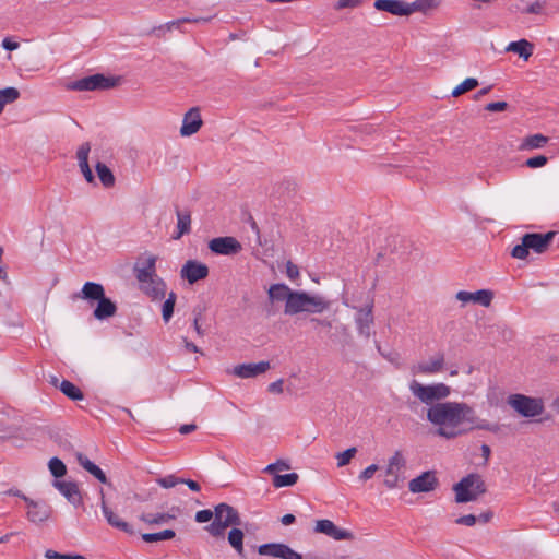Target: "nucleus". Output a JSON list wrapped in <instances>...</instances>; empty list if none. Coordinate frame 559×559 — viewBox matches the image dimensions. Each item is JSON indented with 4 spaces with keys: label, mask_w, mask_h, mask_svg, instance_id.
Returning <instances> with one entry per match:
<instances>
[{
    "label": "nucleus",
    "mask_w": 559,
    "mask_h": 559,
    "mask_svg": "<svg viewBox=\"0 0 559 559\" xmlns=\"http://www.w3.org/2000/svg\"><path fill=\"white\" fill-rule=\"evenodd\" d=\"M460 402H439L427 409V420L437 427L436 433L448 440L466 435L460 426Z\"/></svg>",
    "instance_id": "1"
},
{
    "label": "nucleus",
    "mask_w": 559,
    "mask_h": 559,
    "mask_svg": "<svg viewBox=\"0 0 559 559\" xmlns=\"http://www.w3.org/2000/svg\"><path fill=\"white\" fill-rule=\"evenodd\" d=\"M71 298L85 300L90 306L96 304L93 311L96 320L104 321L117 313V305L106 296L105 288L100 283L85 282L81 290L74 293Z\"/></svg>",
    "instance_id": "2"
},
{
    "label": "nucleus",
    "mask_w": 559,
    "mask_h": 559,
    "mask_svg": "<svg viewBox=\"0 0 559 559\" xmlns=\"http://www.w3.org/2000/svg\"><path fill=\"white\" fill-rule=\"evenodd\" d=\"M157 257L148 255L144 266L134 265L135 278L141 284V289L152 299H163L166 294V283L156 274Z\"/></svg>",
    "instance_id": "3"
},
{
    "label": "nucleus",
    "mask_w": 559,
    "mask_h": 559,
    "mask_svg": "<svg viewBox=\"0 0 559 559\" xmlns=\"http://www.w3.org/2000/svg\"><path fill=\"white\" fill-rule=\"evenodd\" d=\"M330 307V301L322 296L310 295L304 290H293L287 304H285L284 313L295 316L300 312L321 313Z\"/></svg>",
    "instance_id": "4"
},
{
    "label": "nucleus",
    "mask_w": 559,
    "mask_h": 559,
    "mask_svg": "<svg viewBox=\"0 0 559 559\" xmlns=\"http://www.w3.org/2000/svg\"><path fill=\"white\" fill-rule=\"evenodd\" d=\"M556 234V231L527 233L522 236L521 243L513 247L511 255L515 259H526L530 249L536 253H543L548 249Z\"/></svg>",
    "instance_id": "5"
},
{
    "label": "nucleus",
    "mask_w": 559,
    "mask_h": 559,
    "mask_svg": "<svg viewBox=\"0 0 559 559\" xmlns=\"http://www.w3.org/2000/svg\"><path fill=\"white\" fill-rule=\"evenodd\" d=\"M231 525H241L240 514L233 506L222 502L215 506V518L205 526V531L214 537H219Z\"/></svg>",
    "instance_id": "6"
},
{
    "label": "nucleus",
    "mask_w": 559,
    "mask_h": 559,
    "mask_svg": "<svg viewBox=\"0 0 559 559\" xmlns=\"http://www.w3.org/2000/svg\"><path fill=\"white\" fill-rule=\"evenodd\" d=\"M455 491V501L466 503L475 501L478 496L487 491V487L481 476L476 473L468 474L453 486Z\"/></svg>",
    "instance_id": "7"
},
{
    "label": "nucleus",
    "mask_w": 559,
    "mask_h": 559,
    "mask_svg": "<svg viewBox=\"0 0 559 559\" xmlns=\"http://www.w3.org/2000/svg\"><path fill=\"white\" fill-rule=\"evenodd\" d=\"M409 390L421 403L433 405L447 399L451 394V389L444 383L421 384L417 380L409 383Z\"/></svg>",
    "instance_id": "8"
},
{
    "label": "nucleus",
    "mask_w": 559,
    "mask_h": 559,
    "mask_svg": "<svg viewBox=\"0 0 559 559\" xmlns=\"http://www.w3.org/2000/svg\"><path fill=\"white\" fill-rule=\"evenodd\" d=\"M508 404L523 417H535L543 414L545 406L539 397H532L524 394H511Z\"/></svg>",
    "instance_id": "9"
},
{
    "label": "nucleus",
    "mask_w": 559,
    "mask_h": 559,
    "mask_svg": "<svg viewBox=\"0 0 559 559\" xmlns=\"http://www.w3.org/2000/svg\"><path fill=\"white\" fill-rule=\"evenodd\" d=\"M119 78L96 73L71 82L68 88L71 91H103L117 86Z\"/></svg>",
    "instance_id": "10"
},
{
    "label": "nucleus",
    "mask_w": 559,
    "mask_h": 559,
    "mask_svg": "<svg viewBox=\"0 0 559 559\" xmlns=\"http://www.w3.org/2000/svg\"><path fill=\"white\" fill-rule=\"evenodd\" d=\"M460 426L467 430V433L474 429L487 430L493 433L500 431L498 424H491L476 416L473 407L464 402H460Z\"/></svg>",
    "instance_id": "11"
},
{
    "label": "nucleus",
    "mask_w": 559,
    "mask_h": 559,
    "mask_svg": "<svg viewBox=\"0 0 559 559\" xmlns=\"http://www.w3.org/2000/svg\"><path fill=\"white\" fill-rule=\"evenodd\" d=\"M210 251L216 255H236L241 252V243L231 236L216 237L209 241Z\"/></svg>",
    "instance_id": "12"
},
{
    "label": "nucleus",
    "mask_w": 559,
    "mask_h": 559,
    "mask_svg": "<svg viewBox=\"0 0 559 559\" xmlns=\"http://www.w3.org/2000/svg\"><path fill=\"white\" fill-rule=\"evenodd\" d=\"M261 556H269L280 559H302V556L283 543H266L258 547Z\"/></svg>",
    "instance_id": "13"
},
{
    "label": "nucleus",
    "mask_w": 559,
    "mask_h": 559,
    "mask_svg": "<svg viewBox=\"0 0 559 559\" xmlns=\"http://www.w3.org/2000/svg\"><path fill=\"white\" fill-rule=\"evenodd\" d=\"M373 300L365 307L358 308L355 316V324L360 336L369 338L371 336V326L373 325Z\"/></svg>",
    "instance_id": "14"
},
{
    "label": "nucleus",
    "mask_w": 559,
    "mask_h": 559,
    "mask_svg": "<svg viewBox=\"0 0 559 559\" xmlns=\"http://www.w3.org/2000/svg\"><path fill=\"white\" fill-rule=\"evenodd\" d=\"M314 532L324 534L334 540H353L354 534L348 531L336 526L331 520L322 519L316 522Z\"/></svg>",
    "instance_id": "15"
},
{
    "label": "nucleus",
    "mask_w": 559,
    "mask_h": 559,
    "mask_svg": "<svg viewBox=\"0 0 559 559\" xmlns=\"http://www.w3.org/2000/svg\"><path fill=\"white\" fill-rule=\"evenodd\" d=\"M209 266L197 260H188L181 271L180 276L186 280L189 284H194L209 276Z\"/></svg>",
    "instance_id": "16"
},
{
    "label": "nucleus",
    "mask_w": 559,
    "mask_h": 559,
    "mask_svg": "<svg viewBox=\"0 0 559 559\" xmlns=\"http://www.w3.org/2000/svg\"><path fill=\"white\" fill-rule=\"evenodd\" d=\"M439 480L433 471H426L408 483V489L413 493L429 492L437 488Z\"/></svg>",
    "instance_id": "17"
},
{
    "label": "nucleus",
    "mask_w": 559,
    "mask_h": 559,
    "mask_svg": "<svg viewBox=\"0 0 559 559\" xmlns=\"http://www.w3.org/2000/svg\"><path fill=\"white\" fill-rule=\"evenodd\" d=\"M100 499H102V511L103 514L108 522V524L130 536L135 535V531L131 524L121 520L107 504L105 501V495L103 489H100Z\"/></svg>",
    "instance_id": "18"
},
{
    "label": "nucleus",
    "mask_w": 559,
    "mask_h": 559,
    "mask_svg": "<svg viewBox=\"0 0 559 559\" xmlns=\"http://www.w3.org/2000/svg\"><path fill=\"white\" fill-rule=\"evenodd\" d=\"M52 485L74 507L83 503V498L76 483L55 479Z\"/></svg>",
    "instance_id": "19"
},
{
    "label": "nucleus",
    "mask_w": 559,
    "mask_h": 559,
    "mask_svg": "<svg viewBox=\"0 0 559 559\" xmlns=\"http://www.w3.org/2000/svg\"><path fill=\"white\" fill-rule=\"evenodd\" d=\"M203 121L198 107L190 108L183 117L180 134L182 136H191L202 127Z\"/></svg>",
    "instance_id": "20"
},
{
    "label": "nucleus",
    "mask_w": 559,
    "mask_h": 559,
    "mask_svg": "<svg viewBox=\"0 0 559 559\" xmlns=\"http://www.w3.org/2000/svg\"><path fill=\"white\" fill-rule=\"evenodd\" d=\"M270 367L269 361L241 364L234 367L233 373L242 379L254 378L267 371Z\"/></svg>",
    "instance_id": "21"
},
{
    "label": "nucleus",
    "mask_w": 559,
    "mask_h": 559,
    "mask_svg": "<svg viewBox=\"0 0 559 559\" xmlns=\"http://www.w3.org/2000/svg\"><path fill=\"white\" fill-rule=\"evenodd\" d=\"M27 519L36 524L45 522L51 514V507L44 501L31 499L27 503Z\"/></svg>",
    "instance_id": "22"
},
{
    "label": "nucleus",
    "mask_w": 559,
    "mask_h": 559,
    "mask_svg": "<svg viewBox=\"0 0 559 559\" xmlns=\"http://www.w3.org/2000/svg\"><path fill=\"white\" fill-rule=\"evenodd\" d=\"M493 298V293L489 289H479L474 293L460 290L456 294V299L462 302L473 301L484 307H489Z\"/></svg>",
    "instance_id": "23"
},
{
    "label": "nucleus",
    "mask_w": 559,
    "mask_h": 559,
    "mask_svg": "<svg viewBox=\"0 0 559 559\" xmlns=\"http://www.w3.org/2000/svg\"><path fill=\"white\" fill-rule=\"evenodd\" d=\"M373 7L378 11L396 16H407V2L403 0H376Z\"/></svg>",
    "instance_id": "24"
},
{
    "label": "nucleus",
    "mask_w": 559,
    "mask_h": 559,
    "mask_svg": "<svg viewBox=\"0 0 559 559\" xmlns=\"http://www.w3.org/2000/svg\"><path fill=\"white\" fill-rule=\"evenodd\" d=\"M90 151H91V144L88 142L83 143L76 152V158L79 160V166H80V169H81L85 180L88 183H93L95 181V177H94L93 171L88 165Z\"/></svg>",
    "instance_id": "25"
},
{
    "label": "nucleus",
    "mask_w": 559,
    "mask_h": 559,
    "mask_svg": "<svg viewBox=\"0 0 559 559\" xmlns=\"http://www.w3.org/2000/svg\"><path fill=\"white\" fill-rule=\"evenodd\" d=\"M50 383L52 385H55L56 388H59L60 391L68 399L72 400V401H81L84 397V394L81 391V389L78 385H75L74 383H72V382H70L68 380H62L59 383V380H58L57 377H51Z\"/></svg>",
    "instance_id": "26"
},
{
    "label": "nucleus",
    "mask_w": 559,
    "mask_h": 559,
    "mask_svg": "<svg viewBox=\"0 0 559 559\" xmlns=\"http://www.w3.org/2000/svg\"><path fill=\"white\" fill-rule=\"evenodd\" d=\"M444 355L437 354L429 362H420L413 368V373L433 374L443 369Z\"/></svg>",
    "instance_id": "27"
},
{
    "label": "nucleus",
    "mask_w": 559,
    "mask_h": 559,
    "mask_svg": "<svg viewBox=\"0 0 559 559\" xmlns=\"http://www.w3.org/2000/svg\"><path fill=\"white\" fill-rule=\"evenodd\" d=\"M180 509L178 507H173L170 512L167 513H142L139 519L148 524V525H159L164 523H168L171 520L176 519V512H179Z\"/></svg>",
    "instance_id": "28"
},
{
    "label": "nucleus",
    "mask_w": 559,
    "mask_h": 559,
    "mask_svg": "<svg viewBox=\"0 0 559 559\" xmlns=\"http://www.w3.org/2000/svg\"><path fill=\"white\" fill-rule=\"evenodd\" d=\"M176 216L177 234L174 236V239H179L191 231V212L189 210H180L176 206Z\"/></svg>",
    "instance_id": "29"
},
{
    "label": "nucleus",
    "mask_w": 559,
    "mask_h": 559,
    "mask_svg": "<svg viewBox=\"0 0 559 559\" xmlns=\"http://www.w3.org/2000/svg\"><path fill=\"white\" fill-rule=\"evenodd\" d=\"M76 460L79 464L91 475H93L97 480H99L102 484H107L108 479L106 477V474L103 472V469L93 463L91 460H88L87 456H85L82 453L76 454Z\"/></svg>",
    "instance_id": "30"
},
{
    "label": "nucleus",
    "mask_w": 559,
    "mask_h": 559,
    "mask_svg": "<svg viewBox=\"0 0 559 559\" xmlns=\"http://www.w3.org/2000/svg\"><path fill=\"white\" fill-rule=\"evenodd\" d=\"M506 50L518 53L526 61L533 55L534 45L526 39H520L516 41H511L507 46Z\"/></svg>",
    "instance_id": "31"
},
{
    "label": "nucleus",
    "mask_w": 559,
    "mask_h": 559,
    "mask_svg": "<svg viewBox=\"0 0 559 559\" xmlns=\"http://www.w3.org/2000/svg\"><path fill=\"white\" fill-rule=\"evenodd\" d=\"M292 293L293 290L286 284L277 283L271 285L267 295L271 302L285 301L287 304Z\"/></svg>",
    "instance_id": "32"
},
{
    "label": "nucleus",
    "mask_w": 559,
    "mask_h": 559,
    "mask_svg": "<svg viewBox=\"0 0 559 559\" xmlns=\"http://www.w3.org/2000/svg\"><path fill=\"white\" fill-rule=\"evenodd\" d=\"M95 169L102 185L105 188H110L115 185V176L106 164L97 162L95 165Z\"/></svg>",
    "instance_id": "33"
},
{
    "label": "nucleus",
    "mask_w": 559,
    "mask_h": 559,
    "mask_svg": "<svg viewBox=\"0 0 559 559\" xmlns=\"http://www.w3.org/2000/svg\"><path fill=\"white\" fill-rule=\"evenodd\" d=\"M547 143H548L547 136H545L540 133H536V134L526 136L522 141V143L520 145V150L526 151V150L540 148L544 145H546Z\"/></svg>",
    "instance_id": "34"
},
{
    "label": "nucleus",
    "mask_w": 559,
    "mask_h": 559,
    "mask_svg": "<svg viewBox=\"0 0 559 559\" xmlns=\"http://www.w3.org/2000/svg\"><path fill=\"white\" fill-rule=\"evenodd\" d=\"M243 532L238 527H233L228 533V543L239 556H243Z\"/></svg>",
    "instance_id": "35"
},
{
    "label": "nucleus",
    "mask_w": 559,
    "mask_h": 559,
    "mask_svg": "<svg viewBox=\"0 0 559 559\" xmlns=\"http://www.w3.org/2000/svg\"><path fill=\"white\" fill-rule=\"evenodd\" d=\"M175 536H176V532L174 530L167 528V530H164V531L157 532V533H143L141 535V538L145 543H157V542H163V540H170V539L175 538Z\"/></svg>",
    "instance_id": "36"
},
{
    "label": "nucleus",
    "mask_w": 559,
    "mask_h": 559,
    "mask_svg": "<svg viewBox=\"0 0 559 559\" xmlns=\"http://www.w3.org/2000/svg\"><path fill=\"white\" fill-rule=\"evenodd\" d=\"M406 461L401 451H395L394 454L389 459V464L385 471L386 475H393L405 468Z\"/></svg>",
    "instance_id": "37"
},
{
    "label": "nucleus",
    "mask_w": 559,
    "mask_h": 559,
    "mask_svg": "<svg viewBox=\"0 0 559 559\" xmlns=\"http://www.w3.org/2000/svg\"><path fill=\"white\" fill-rule=\"evenodd\" d=\"M298 474L297 473H288V474H274L273 477V486L275 488H282V487H290L294 486L298 481Z\"/></svg>",
    "instance_id": "38"
},
{
    "label": "nucleus",
    "mask_w": 559,
    "mask_h": 559,
    "mask_svg": "<svg viewBox=\"0 0 559 559\" xmlns=\"http://www.w3.org/2000/svg\"><path fill=\"white\" fill-rule=\"evenodd\" d=\"M20 97L17 88L9 86L0 90V114L3 111L5 105L14 103Z\"/></svg>",
    "instance_id": "39"
},
{
    "label": "nucleus",
    "mask_w": 559,
    "mask_h": 559,
    "mask_svg": "<svg viewBox=\"0 0 559 559\" xmlns=\"http://www.w3.org/2000/svg\"><path fill=\"white\" fill-rule=\"evenodd\" d=\"M436 7L433 0H416L412 3L407 2V16L414 12H424L426 13L428 10Z\"/></svg>",
    "instance_id": "40"
},
{
    "label": "nucleus",
    "mask_w": 559,
    "mask_h": 559,
    "mask_svg": "<svg viewBox=\"0 0 559 559\" xmlns=\"http://www.w3.org/2000/svg\"><path fill=\"white\" fill-rule=\"evenodd\" d=\"M478 85H479V82L477 79L467 78L452 91L451 95L453 97H459L460 95L476 88Z\"/></svg>",
    "instance_id": "41"
},
{
    "label": "nucleus",
    "mask_w": 559,
    "mask_h": 559,
    "mask_svg": "<svg viewBox=\"0 0 559 559\" xmlns=\"http://www.w3.org/2000/svg\"><path fill=\"white\" fill-rule=\"evenodd\" d=\"M49 471L51 475L59 479L63 477L67 474V466L66 464L58 457H51L48 463Z\"/></svg>",
    "instance_id": "42"
},
{
    "label": "nucleus",
    "mask_w": 559,
    "mask_h": 559,
    "mask_svg": "<svg viewBox=\"0 0 559 559\" xmlns=\"http://www.w3.org/2000/svg\"><path fill=\"white\" fill-rule=\"evenodd\" d=\"M176 298H177V295L174 292H170L168 295V298L163 304L162 317L166 323L171 319V317L174 314Z\"/></svg>",
    "instance_id": "43"
},
{
    "label": "nucleus",
    "mask_w": 559,
    "mask_h": 559,
    "mask_svg": "<svg viewBox=\"0 0 559 559\" xmlns=\"http://www.w3.org/2000/svg\"><path fill=\"white\" fill-rule=\"evenodd\" d=\"M356 453L357 449L355 447L348 448L343 452H338L336 454L337 466L342 467L349 464L350 460L355 456Z\"/></svg>",
    "instance_id": "44"
},
{
    "label": "nucleus",
    "mask_w": 559,
    "mask_h": 559,
    "mask_svg": "<svg viewBox=\"0 0 559 559\" xmlns=\"http://www.w3.org/2000/svg\"><path fill=\"white\" fill-rule=\"evenodd\" d=\"M181 481H183V478L177 477L175 475H167L156 479V483L165 489L173 488L176 485L181 484Z\"/></svg>",
    "instance_id": "45"
},
{
    "label": "nucleus",
    "mask_w": 559,
    "mask_h": 559,
    "mask_svg": "<svg viewBox=\"0 0 559 559\" xmlns=\"http://www.w3.org/2000/svg\"><path fill=\"white\" fill-rule=\"evenodd\" d=\"M548 162V158L545 155H537L530 157L525 160L524 165L528 168H539L544 167Z\"/></svg>",
    "instance_id": "46"
},
{
    "label": "nucleus",
    "mask_w": 559,
    "mask_h": 559,
    "mask_svg": "<svg viewBox=\"0 0 559 559\" xmlns=\"http://www.w3.org/2000/svg\"><path fill=\"white\" fill-rule=\"evenodd\" d=\"M214 518H215V510L212 511L210 509H203L195 513L194 519L198 523H207Z\"/></svg>",
    "instance_id": "47"
},
{
    "label": "nucleus",
    "mask_w": 559,
    "mask_h": 559,
    "mask_svg": "<svg viewBox=\"0 0 559 559\" xmlns=\"http://www.w3.org/2000/svg\"><path fill=\"white\" fill-rule=\"evenodd\" d=\"M364 0H337L334 8L335 10H343L346 8H357L362 3Z\"/></svg>",
    "instance_id": "48"
},
{
    "label": "nucleus",
    "mask_w": 559,
    "mask_h": 559,
    "mask_svg": "<svg viewBox=\"0 0 559 559\" xmlns=\"http://www.w3.org/2000/svg\"><path fill=\"white\" fill-rule=\"evenodd\" d=\"M509 108V104L507 102H492L486 105L485 109L491 112L504 111Z\"/></svg>",
    "instance_id": "49"
},
{
    "label": "nucleus",
    "mask_w": 559,
    "mask_h": 559,
    "mask_svg": "<svg viewBox=\"0 0 559 559\" xmlns=\"http://www.w3.org/2000/svg\"><path fill=\"white\" fill-rule=\"evenodd\" d=\"M379 469L378 465L377 464H371L369 465L368 467H366L360 474H359V479L361 481H367L369 480L370 478L373 477L374 473Z\"/></svg>",
    "instance_id": "50"
},
{
    "label": "nucleus",
    "mask_w": 559,
    "mask_h": 559,
    "mask_svg": "<svg viewBox=\"0 0 559 559\" xmlns=\"http://www.w3.org/2000/svg\"><path fill=\"white\" fill-rule=\"evenodd\" d=\"M477 522V516L474 515V514H465V515H461L459 516L456 520H455V523L456 524H460V525H466V526H473L475 525Z\"/></svg>",
    "instance_id": "51"
},
{
    "label": "nucleus",
    "mask_w": 559,
    "mask_h": 559,
    "mask_svg": "<svg viewBox=\"0 0 559 559\" xmlns=\"http://www.w3.org/2000/svg\"><path fill=\"white\" fill-rule=\"evenodd\" d=\"M288 468H289V465L286 462L278 460L275 463L269 464L265 467L264 472L270 473V474H274L276 471L288 469Z\"/></svg>",
    "instance_id": "52"
},
{
    "label": "nucleus",
    "mask_w": 559,
    "mask_h": 559,
    "mask_svg": "<svg viewBox=\"0 0 559 559\" xmlns=\"http://www.w3.org/2000/svg\"><path fill=\"white\" fill-rule=\"evenodd\" d=\"M286 275L292 281H296L299 277V269L292 261L286 263Z\"/></svg>",
    "instance_id": "53"
},
{
    "label": "nucleus",
    "mask_w": 559,
    "mask_h": 559,
    "mask_svg": "<svg viewBox=\"0 0 559 559\" xmlns=\"http://www.w3.org/2000/svg\"><path fill=\"white\" fill-rule=\"evenodd\" d=\"M542 11H543V3H540L539 1H535V2L531 3L530 5L525 7V9L523 10V13L539 14V13H542Z\"/></svg>",
    "instance_id": "54"
},
{
    "label": "nucleus",
    "mask_w": 559,
    "mask_h": 559,
    "mask_svg": "<svg viewBox=\"0 0 559 559\" xmlns=\"http://www.w3.org/2000/svg\"><path fill=\"white\" fill-rule=\"evenodd\" d=\"M283 383H284V380L283 379H278L272 383L269 384L267 386V391L270 393H275V394H280L283 392Z\"/></svg>",
    "instance_id": "55"
},
{
    "label": "nucleus",
    "mask_w": 559,
    "mask_h": 559,
    "mask_svg": "<svg viewBox=\"0 0 559 559\" xmlns=\"http://www.w3.org/2000/svg\"><path fill=\"white\" fill-rule=\"evenodd\" d=\"M193 313L195 314L194 316V319H193V328H194V331L195 333L198 334V336H204L205 334V331L202 329V326L200 325L199 323V319L201 317V311H195V309L193 310Z\"/></svg>",
    "instance_id": "56"
},
{
    "label": "nucleus",
    "mask_w": 559,
    "mask_h": 559,
    "mask_svg": "<svg viewBox=\"0 0 559 559\" xmlns=\"http://www.w3.org/2000/svg\"><path fill=\"white\" fill-rule=\"evenodd\" d=\"M2 47H3V49H5L8 51H13V50H16L20 47V44L17 41L13 40L10 37H5L2 40Z\"/></svg>",
    "instance_id": "57"
},
{
    "label": "nucleus",
    "mask_w": 559,
    "mask_h": 559,
    "mask_svg": "<svg viewBox=\"0 0 559 559\" xmlns=\"http://www.w3.org/2000/svg\"><path fill=\"white\" fill-rule=\"evenodd\" d=\"M399 473H394L393 475H386V479L384 480V485L392 489V488H395L397 487V484H399Z\"/></svg>",
    "instance_id": "58"
},
{
    "label": "nucleus",
    "mask_w": 559,
    "mask_h": 559,
    "mask_svg": "<svg viewBox=\"0 0 559 559\" xmlns=\"http://www.w3.org/2000/svg\"><path fill=\"white\" fill-rule=\"evenodd\" d=\"M188 22H198V20H191L188 17H183V19H178L176 21H170V22L166 23L165 26L168 31H171L175 26H178L181 23H188Z\"/></svg>",
    "instance_id": "59"
},
{
    "label": "nucleus",
    "mask_w": 559,
    "mask_h": 559,
    "mask_svg": "<svg viewBox=\"0 0 559 559\" xmlns=\"http://www.w3.org/2000/svg\"><path fill=\"white\" fill-rule=\"evenodd\" d=\"M5 495L8 496H14V497H19L21 498L22 500L25 501V503L27 504L28 501L31 500V498L26 497L21 490L19 489H15V488H11L9 490L5 491Z\"/></svg>",
    "instance_id": "60"
},
{
    "label": "nucleus",
    "mask_w": 559,
    "mask_h": 559,
    "mask_svg": "<svg viewBox=\"0 0 559 559\" xmlns=\"http://www.w3.org/2000/svg\"><path fill=\"white\" fill-rule=\"evenodd\" d=\"M181 484L187 485L188 488L190 490L194 491V492H198V491L201 490V487H200L199 483L195 481V480H192V479H189V478L188 479L183 478V481H181Z\"/></svg>",
    "instance_id": "61"
},
{
    "label": "nucleus",
    "mask_w": 559,
    "mask_h": 559,
    "mask_svg": "<svg viewBox=\"0 0 559 559\" xmlns=\"http://www.w3.org/2000/svg\"><path fill=\"white\" fill-rule=\"evenodd\" d=\"M185 348L190 353H202L200 348L193 343L183 337Z\"/></svg>",
    "instance_id": "62"
},
{
    "label": "nucleus",
    "mask_w": 559,
    "mask_h": 559,
    "mask_svg": "<svg viewBox=\"0 0 559 559\" xmlns=\"http://www.w3.org/2000/svg\"><path fill=\"white\" fill-rule=\"evenodd\" d=\"M45 557L47 559H66V554H60V552H57V551H55L52 549H48L45 552Z\"/></svg>",
    "instance_id": "63"
},
{
    "label": "nucleus",
    "mask_w": 559,
    "mask_h": 559,
    "mask_svg": "<svg viewBox=\"0 0 559 559\" xmlns=\"http://www.w3.org/2000/svg\"><path fill=\"white\" fill-rule=\"evenodd\" d=\"M310 322L312 324H314L316 326H318V325H321V326H324V328H331L332 326L331 321L322 320V319L314 318V317L310 318Z\"/></svg>",
    "instance_id": "64"
}]
</instances>
